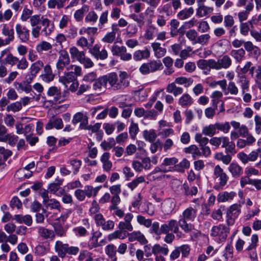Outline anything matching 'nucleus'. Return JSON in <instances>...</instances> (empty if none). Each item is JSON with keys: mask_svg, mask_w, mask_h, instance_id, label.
<instances>
[{"mask_svg": "<svg viewBox=\"0 0 261 261\" xmlns=\"http://www.w3.org/2000/svg\"><path fill=\"white\" fill-rule=\"evenodd\" d=\"M18 58L13 56L11 53H8L4 59V63L6 64L10 65L12 66L16 65L18 62Z\"/></svg>", "mask_w": 261, "mask_h": 261, "instance_id": "nucleus-54", "label": "nucleus"}, {"mask_svg": "<svg viewBox=\"0 0 261 261\" xmlns=\"http://www.w3.org/2000/svg\"><path fill=\"white\" fill-rule=\"evenodd\" d=\"M44 204L50 210H59L61 206L60 202L55 199H49Z\"/></svg>", "mask_w": 261, "mask_h": 261, "instance_id": "nucleus-53", "label": "nucleus"}, {"mask_svg": "<svg viewBox=\"0 0 261 261\" xmlns=\"http://www.w3.org/2000/svg\"><path fill=\"white\" fill-rule=\"evenodd\" d=\"M134 219V215L128 213L124 216L123 219L120 221L118 224V230H115L110 233L107 239L109 241H112L116 239L124 240L126 238V231H132L133 230V226L132 222Z\"/></svg>", "mask_w": 261, "mask_h": 261, "instance_id": "nucleus-1", "label": "nucleus"}, {"mask_svg": "<svg viewBox=\"0 0 261 261\" xmlns=\"http://www.w3.org/2000/svg\"><path fill=\"white\" fill-rule=\"evenodd\" d=\"M50 21L46 17L42 16V20L41 24L42 26V29H41V34L46 37L53 32L54 27L50 24Z\"/></svg>", "mask_w": 261, "mask_h": 261, "instance_id": "nucleus-18", "label": "nucleus"}, {"mask_svg": "<svg viewBox=\"0 0 261 261\" xmlns=\"http://www.w3.org/2000/svg\"><path fill=\"white\" fill-rule=\"evenodd\" d=\"M35 164L34 162H32L24 168L20 169L17 172V174L23 173L24 174V177L29 178L32 175V172L29 171V170L35 167Z\"/></svg>", "mask_w": 261, "mask_h": 261, "instance_id": "nucleus-51", "label": "nucleus"}, {"mask_svg": "<svg viewBox=\"0 0 261 261\" xmlns=\"http://www.w3.org/2000/svg\"><path fill=\"white\" fill-rule=\"evenodd\" d=\"M190 165L189 161L186 159H184L179 164L175 165L173 169L176 171L184 172L186 169L189 168Z\"/></svg>", "mask_w": 261, "mask_h": 261, "instance_id": "nucleus-43", "label": "nucleus"}, {"mask_svg": "<svg viewBox=\"0 0 261 261\" xmlns=\"http://www.w3.org/2000/svg\"><path fill=\"white\" fill-rule=\"evenodd\" d=\"M150 55L149 50L146 48L144 50H137L133 54V59L136 61L148 59Z\"/></svg>", "mask_w": 261, "mask_h": 261, "instance_id": "nucleus-25", "label": "nucleus"}, {"mask_svg": "<svg viewBox=\"0 0 261 261\" xmlns=\"http://www.w3.org/2000/svg\"><path fill=\"white\" fill-rule=\"evenodd\" d=\"M69 53L71 57L73 60H76L78 62L81 61L83 58L85 56L83 51H80L77 47L73 46L70 48Z\"/></svg>", "mask_w": 261, "mask_h": 261, "instance_id": "nucleus-30", "label": "nucleus"}, {"mask_svg": "<svg viewBox=\"0 0 261 261\" xmlns=\"http://www.w3.org/2000/svg\"><path fill=\"white\" fill-rule=\"evenodd\" d=\"M98 19V15L94 11H91L88 12L85 18V21L86 23L91 24L95 23Z\"/></svg>", "mask_w": 261, "mask_h": 261, "instance_id": "nucleus-56", "label": "nucleus"}, {"mask_svg": "<svg viewBox=\"0 0 261 261\" xmlns=\"http://www.w3.org/2000/svg\"><path fill=\"white\" fill-rule=\"evenodd\" d=\"M197 213V211L196 208L191 206L188 207L182 212L180 219L193 221L196 217Z\"/></svg>", "mask_w": 261, "mask_h": 261, "instance_id": "nucleus-16", "label": "nucleus"}, {"mask_svg": "<svg viewBox=\"0 0 261 261\" xmlns=\"http://www.w3.org/2000/svg\"><path fill=\"white\" fill-rule=\"evenodd\" d=\"M229 231V228L228 227L223 224H219L212 228L211 235L212 237H216V239L220 242H223L226 240Z\"/></svg>", "mask_w": 261, "mask_h": 261, "instance_id": "nucleus-4", "label": "nucleus"}, {"mask_svg": "<svg viewBox=\"0 0 261 261\" xmlns=\"http://www.w3.org/2000/svg\"><path fill=\"white\" fill-rule=\"evenodd\" d=\"M89 7L87 5H84L81 9L77 10L74 14V18L75 19L79 22L81 21L85 13L88 12Z\"/></svg>", "mask_w": 261, "mask_h": 261, "instance_id": "nucleus-38", "label": "nucleus"}, {"mask_svg": "<svg viewBox=\"0 0 261 261\" xmlns=\"http://www.w3.org/2000/svg\"><path fill=\"white\" fill-rule=\"evenodd\" d=\"M156 30V28L152 25H149L145 31V33L144 34V37L147 40H151L153 39V35Z\"/></svg>", "mask_w": 261, "mask_h": 261, "instance_id": "nucleus-63", "label": "nucleus"}, {"mask_svg": "<svg viewBox=\"0 0 261 261\" xmlns=\"http://www.w3.org/2000/svg\"><path fill=\"white\" fill-rule=\"evenodd\" d=\"M187 220L179 219L177 222L178 227L184 231L186 233H189L194 229V225L191 223H188Z\"/></svg>", "mask_w": 261, "mask_h": 261, "instance_id": "nucleus-27", "label": "nucleus"}, {"mask_svg": "<svg viewBox=\"0 0 261 261\" xmlns=\"http://www.w3.org/2000/svg\"><path fill=\"white\" fill-rule=\"evenodd\" d=\"M151 46L154 52V56L158 58L164 56L166 53V49L161 46L159 42H154L151 44Z\"/></svg>", "mask_w": 261, "mask_h": 261, "instance_id": "nucleus-22", "label": "nucleus"}, {"mask_svg": "<svg viewBox=\"0 0 261 261\" xmlns=\"http://www.w3.org/2000/svg\"><path fill=\"white\" fill-rule=\"evenodd\" d=\"M82 74V68L77 65H71L67 68L62 76H59V82L67 87V84L76 80V77Z\"/></svg>", "mask_w": 261, "mask_h": 261, "instance_id": "nucleus-3", "label": "nucleus"}, {"mask_svg": "<svg viewBox=\"0 0 261 261\" xmlns=\"http://www.w3.org/2000/svg\"><path fill=\"white\" fill-rule=\"evenodd\" d=\"M228 170L234 177H238L243 173L242 167L238 164L232 163L228 167Z\"/></svg>", "mask_w": 261, "mask_h": 261, "instance_id": "nucleus-31", "label": "nucleus"}, {"mask_svg": "<svg viewBox=\"0 0 261 261\" xmlns=\"http://www.w3.org/2000/svg\"><path fill=\"white\" fill-rule=\"evenodd\" d=\"M220 69L228 68L231 65V60L227 55H225L222 58L218 60Z\"/></svg>", "mask_w": 261, "mask_h": 261, "instance_id": "nucleus-47", "label": "nucleus"}, {"mask_svg": "<svg viewBox=\"0 0 261 261\" xmlns=\"http://www.w3.org/2000/svg\"><path fill=\"white\" fill-rule=\"evenodd\" d=\"M15 220L19 223H24L27 226L32 225L33 220L32 217L29 215L23 216L22 215H15L14 216Z\"/></svg>", "mask_w": 261, "mask_h": 261, "instance_id": "nucleus-34", "label": "nucleus"}, {"mask_svg": "<svg viewBox=\"0 0 261 261\" xmlns=\"http://www.w3.org/2000/svg\"><path fill=\"white\" fill-rule=\"evenodd\" d=\"M127 237H128L129 241L131 242L138 241L141 244H145L147 242L145 236L139 231H135L131 233L126 232Z\"/></svg>", "mask_w": 261, "mask_h": 261, "instance_id": "nucleus-17", "label": "nucleus"}, {"mask_svg": "<svg viewBox=\"0 0 261 261\" xmlns=\"http://www.w3.org/2000/svg\"><path fill=\"white\" fill-rule=\"evenodd\" d=\"M63 180L56 179V180L50 184L48 187L49 192L58 196H61L64 194V190L61 187Z\"/></svg>", "mask_w": 261, "mask_h": 261, "instance_id": "nucleus-10", "label": "nucleus"}, {"mask_svg": "<svg viewBox=\"0 0 261 261\" xmlns=\"http://www.w3.org/2000/svg\"><path fill=\"white\" fill-rule=\"evenodd\" d=\"M183 88L180 87H177L175 83L169 84L167 88L166 91L169 93H172L174 96H177L183 92Z\"/></svg>", "mask_w": 261, "mask_h": 261, "instance_id": "nucleus-32", "label": "nucleus"}, {"mask_svg": "<svg viewBox=\"0 0 261 261\" xmlns=\"http://www.w3.org/2000/svg\"><path fill=\"white\" fill-rule=\"evenodd\" d=\"M245 49L250 53L254 57L258 58L261 54L260 49L257 46L254 45L251 41H246L244 43Z\"/></svg>", "mask_w": 261, "mask_h": 261, "instance_id": "nucleus-21", "label": "nucleus"}, {"mask_svg": "<svg viewBox=\"0 0 261 261\" xmlns=\"http://www.w3.org/2000/svg\"><path fill=\"white\" fill-rule=\"evenodd\" d=\"M90 111L92 117L97 115L96 117L97 119H103L107 116L109 110L108 108L103 109L102 107L98 106L92 107Z\"/></svg>", "mask_w": 261, "mask_h": 261, "instance_id": "nucleus-14", "label": "nucleus"}, {"mask_svg": "<svg viewBox=\"0 0 261 261\" xmlns=\"http://www.w3.org/2000/svg\"><path fill=\"white\" fill-rule=\"evenodd\" d=\"M241 212V205L240 204L231 205L228 211V213L234 218H237Z\"/></svg>", "mask_w": 261, "mask_h": 261, "instance_id": "nucleus-44", "label": "nucleus"}, {"mask_svg": "<svg viewBox=\"0 0 261 261\" xmlns=\"http://www.w3.org/2000/svg\"><path fill=\"white\" fill-rule=\"evenodd\" d=\"M12 15L13 13L10 9H7L4 12L0 11V22L9 21L11 18Z\"/></svg>", "mask_w": 261, "mask_h": 261, "instance_id": "nucleus-62", "label": "nucleus"}, {"mask_svg": "<svg viewBox=\"0 0 261 261\" xmlns=\"http://www.w3.org/2000/svg\"><path fill=\"white\" fill-rule=\"evenodd\" d=\"M145 181L144 176H140L134 179L131 182L128 183L127 187L132 190H134L140 184Z\"/></svg>", "mask_w": 261, "mask_h": 261, "instance_id": "nucleus-55", "label": "nucleus"}, {"mask_svg": "<svg viewBox=\"0 0 261 261\" xmlns=\"http://www.w3.org/2000/svg\"><path fill=\"white\" fill-rule=\"evenodd\" d=\"M150 72H154L161 69L163 65L160 61L152 60L148 62Z\"/></svg>", "mask_w": 261, "mask_h": 261, "instance_id": "nucleus-58", "label": "nucleus"}, {"mask_svg": "<svg viewBox=\"0 0 261 261\" xmlns=\"http://www.w3.org/2000/svg\"><path fill=\"white\" fill-rule=\"evenodd\" d=\"M193 82V80L191 78L180 76L176 78L174 83L179 85L185 84V87H188L192 84Z\"/></svg>", "mask_w": 261, "mask_h": 261, "instance_id": "nucleus-57", "label": "nucleus"}, {"mask_svg": "<svg viewBox=\"0 0 261 261\" xmlns=\"http://www.w3.org/2000/svg\"><path fill=\"white\" fill-rule=\"evenodd\" d=\"M22 109V104L21 101H15L9 105L6 108L7 112H12L16 113L20 111Z\"/></svg>", "mask_w": 261, "mask_h": 261, "instance_id": "nucleus-49", "label": "nucleus"}, {"mask_svg": "<svg viewBox=\"0 0 261 261\" xmlns=\"http://www.w3.org/2000/svg\"><path fill=\"white\" fill-rule=\"evenodd\" d=\"M216 160L222 161L225 165L229 164L231 161V156L229 154L224 155L222 152H217L215 154Z\"/></svg>", "mask_w": 261, "mask_h": 261, "instance_id": "nucleus-45", "label": "nucleus"}, {"mask_svg": "<svg viewBox=\"0 0 261 261\" xmlns=\"http://www.w3.org/2000/svg\"><path fill=\"white\" fill-rule=\"evenodd\" d=\"M161 231L163 233L173 232L177 234V237H180V235L182 234L181 232L179 231L177 221L174 219H171L167 223L162 224Z\"/></svg>", "mask_w": 261, "mask_h": 261, "instance_id": "nucleus-7", "label": "nucleus"}, {"mask_svg": "<svg viewBox=\"0 0 261 261\" xmlns=\"http://www.w3.org/2000/svg\"><path fill=\"white\" fill-rule=\"evenodd\" d=\"M213 8L204 5L197 6L196 14L198 17H203L209 15L213 11Z\"/></svg>", "mask_w": 261, "mask_h": 261, "instance_id": "nucleus-24", "label": "nucleus"}, {"mask_svg": "<svg viewBox=\"0 0 261 261\" xmlns=\"http://www.w3.org/2000/svg\"><path fill=\"white\" fill-rule=\"evenodd\" d=\"M108 84L113 90L122 91L129 84L128 75L126 72H120L119 75L116 72L108 74Z\"/></svg>", "mask_w": 261, "mask_h": 261, "instance_id": "nucleus-2", "label": "nucleus"}, {"mask_svg": "<svg viewBox=\"0 0 261 261\" xmlns=\"http://www.w3.org/2000/svg\"><path fill=\"white\" fill-rule=\"evenodd\" d=\"M143 136L146 141L150 142H154L157 137L156 132L154 129L144 130Z\"/></svg>", "mask_w": 261, "mask_h": 261, "instance_id": "nucleus-41", "label": "nucleus"}, {"mask_svg": "<svg viewBox=\"0 0 261 261\" xmlns=\"http://www.w3.org/2000/svg\"><path fill=\"white\" fill-rule=\"evenodd\" d=\"M51 48V44L45 41H41L36 46V51L40 54H42L43 51H48Z\"/></svg>", "mask_w": 261, "mask_h": 261, "instance_id": "nucleus-40", "label": "nucleus"}, {"mask_svg": "<svg viewBox=\"0 0 261 261\" xmlns=\"http://www.w3.org/2000/svg\"><path fill=\"white\" fill-rule=\"evenodd\" d=\"M94 220L97 225L101 226L104 230H111L114 228V222L111 220L106 221L103 216L100 214H96L94 216Z\"/></svg>", "mask_w": 261, "mask_h": 261, "instance_id": "nucleus-8", "label": "nucleus"}, {"mask_svg": "<svg viewBox=\"0 0 261 261\" xmlns=\"http://www.w3.org/2000/svg\"><path fill=\"white\" fill-rule=\"evenodd\" d=\"M108 83V74H106L96 79L93 85V88L95 90L100 91L102 88H106Z\"/></svg>", "mask_w": 261, "mask_h": 261, "instance_id": "nucleus-20", "label": "nucleus"}, {"mask_svg": "<svg viewBox=\"0 0 261 261\" xmlns=\"http://www.w3.org/2000/svg\"><path fill=\"white\" fill-rule=\"evenodd\" d=\"M169 250L168 248L160 246L159 244H156L153 246V253L154 255H164L168 254Z\"/></svg>", "mask_w": 261, "mask_h": 261, "instance_id": "nucleus-52", "label": "nucleus"}, {"mask_svg": "<svg viewBox=\"0 0 261 261\" xmlns=\"http://www.w3.org/2000/svg\"><path fill=\"white\" fill-rule=\"evenodd\" d=\"M112 31L108 33L102 38V41L107 43H112L115 39L116 33L118 30L116 25H112Z\"/></svg>", "mask_w": 261, "mask_h": 261, "instance_id": "nucleus-37", "label": "nucleus"}, {"mask_svg": "<svg viewBox=\"0 0 261 261\" xmlns=\"http://www.w3.org/2000/svg\"><path fill=\"white\" fill-rule=\"evenodd\" d=\"M193 98L188 93H184L178 99V103L182 107H188L192 105Z\"/></svg>", "mask_w": 261, "mask_h": 261, "instance_id": "nucleus-28", "label": "nucleus"}, {"mask_svg": "<svg viewBox=\"0 0 261 261\" xmlns=\"http://www.w3.org/2000/svg\"><path fill=\"white\" fill-rule=\"evenodd\" d=\"M236 194L235 192L231 191V192H223L220 193L217 196V200L218 202H224L226 201H229L233 199V198L236 196Z\"/></svg>", "mask_w": 261, "mask_h": 261, "instance_id": "nucleus-26", "label": "nucleus"}, {"mask_svg": "<svg viewBox=\"0 0 261 261\" xmlns=\"http://www.w3.org/2000/svg\"><path fill=\"white\" fill-rule=\"evenodd\" d=\"M44 64L42 61L38 60L33 63L30 68L31 75L33 77L35 76L40 69L43 67Z\"/></svg>", "mask_w": 261, "mask_h": 261, "instance_id": "nucleus-39", "label": "nucleus"}, {"mask_svg": "<svg viewBox=\"0 0 261 261\" xmlns=\"http://www.w3.org/2000/svg\"><path fill=\"white\" fill-rule=\"evenodd\" d=\"M72 122L73 124H76L81 122L80 124V128L83 129L86 124H88V117L87 113L83 112L76 113L73 117Z\"/></svg>", "mask_w": 261, "mask_h": 261, "instance_id": "nucleus-13", "label": "nucleus"}, {"mask_svg": "<svg viewBox=\"0 0 261 261\" xmlns=\"http://www.w3.org/2000/svg\"><path fill=\"white\" fill-rule=\"evenodd\" d=\"M202 134L212 137L216 133V127L215 124H210L204 126L202 130Z\"/></svg>", "mask_w": 261, "mask_h": 261, "instance_id": "nucleus-46", "label": "nucleus"}, {"mask_svg": "<svg viewBox=\"0 0 261 261\" xmlns=\"http://www.w3.org/2000/svg\"><path fill=\"white\" fill-rule=\"evenodd\" d=\"M63 126L61 118L53 117L49 120L47 123L45 125V128L49 130L54 127L57 129H60L63 127Z\"/></svg>", "mask_w": 261, "mask_h": 261, "instance_id": "nucleus-19", "label": "nucleus"}, {"mask_svg": "<svg viewBox=\"0 0 261 261\" xmlns=\"http://www.w3.org/2000/svg\"><path fill=\"white\" fill-rule=\"evenodd\" d=\"M195 140L196 142L199 143L200 147L206 145L210 141L207 137H203L202 134L199 133L195 135Z\"/></svg>", "mask_w": 261, "mask_h": 261, "instance_id": "nucleus-59", "label": "nucleus"}, {"mask_svg": "<svg viewBox=\"0 0 261 261\" xmlns=\"http://www.w3.org/2000/svg\"><path fill=\"white\" fill-rule=\"evenodd\" d=\"M215 125L216 130L218 129L220 130L225 134L227 133L230 128V124L228 122H225L224 123L217 122L215 123Z\"/></svg>", "mask_w": 261, "mask_h": 261, "instance_id": "nucleus-61", "label": "nucleus"}, {"mask_svg": "<svg viewBox=\"0 0 261 261\" xmlns=\"http://www.w3.org/2000/svg\"><path fill=\"white\" fill-rule=\"evenodd\" d=\"M175 205L176 203L173 199H167L162 203V212L166 215L170 214L174 210Z\"/></svg>", "mask_w": 261, "mask_h": 261, "instance_id": "nucleus-15", "label": "nucleus"}, {"mask_svg": "<svg viewBox=\"0 0 261 261\" xmlns=\"http://www.w3.org/2000/svg\"><path fill=\"white\" fill-rule=\"evenodd\" d=\"M59 58L56 63V68L59 73L62 72L65 68L67 70L70 64V59L67 51L65 50H61L59 53Z\"/></svg>", "mask_w": 261, "mask_h": 261, "instance_id": "nucleus-5", "label": "nucleus"}, {"mask_svg": "<svg viewBox=\"0 0 261 261\" xmlns=\"http://www.w3.org/2000/svg\"><path fill=\"white\" fill-rule=\"evenodd\" d=\"M14 85L17 90L24 91L26 93H29L32 90L31 86L25 82H15Z\"/></svg>", "mask_w": 261, "mask_h": 261, "instance_id": "nucleus-50", "label": "nucleus"}, {"mask_svg": "<svg viewBox=\"0 0 261 261\" xmlns=\"http://www.w3.org/2000/svg\"><path fill=\"white\" fill-rule=\"evenodd\" d=\"M194 10L193 7L186 8L180 11L177 16L181 20L187 19L194 14Z\"/></svg>", "mask_w": 261, "mask_h": 261, "instance_id": "nucleus-29", "label": "nucleus"}, {"mask_svg": "<svg viewBox=\"0 0 261 261\" xmlns=\"http://www.w3.org/2000/svg\"><path fill=\"white\" fill-rule=\"evenodd\" d=\"M48 96L53 97L55 101L63 102L65 100L66 96H62L60 88L56 86H51L47 90Z\"/></svg>", "mask_w": 261, "mask_h": 261, "instance_id": "nucleus-11", "label": "nucleus"}, {"mask_svg": "<svg viewBox=\"0 0 261 261\" xmlns=\"http://www.w3.org/2000/svg\"><path fill=\"white\" fill-rule=\"evenodd\" d=\"M111 52L113 56L120 57V59L124 61H129L132 58V54L127 52V49L124 46H119L114 44L112 47Z\"/></svg>", "mask_w": 261, "mask_h": 261, "instance_id": "nucleus-6", "label": "nucleus"}, {"mask_svg": "<svg viewBox=\"0 0 261 261\" xmlns=\"http://www.w3.org/2000/svg\"><path fill=\"white\" fill-rule=\"evenodd\" d=\"M138 132L139 127L138 124L135 123L133 121H132L129 128V133L131 138L134 139Z\"/></svg>", "mask_w": 261, "mask_h": 261, "instance_id": "nucleus-64", "label": "nucleus"}, {"mask_svg": "<svg viewBox=\"0 0 261 261\" xmlns=\"http://www.w3.org/2000/svg\"><path fill=\"white\" fill-rule=\"evenodd\" d=\"M38 232L39 234L45 239L53 240L55 238L54 232L52 230L47 229L43 227L38 228Z\"/></svg>", "mask_w": 261, "mask_h": 261, "instance_id": "nucleus-33", "label": "nucleus"}, {"mask_svg": "<svg viewBox=\"0 0 261 261\" xmlns=\"http://www.w3.org/2000/svg\"><path fill=\"white\" fill-rule=\"evenodd\" d=\"M245 51L243 48L232 50L230 52L231 56L238 62H241L245 58Z\"/></svg>", "mask_w": 261, "mask_h": 261, "instance_id": "nucleus-36", "label": "nucleus"}, {"mask_svg": "<svg viewBox=\"0 0 261 261\" xmlns=\"http://www.w3.org/2000/svg\"><path fill=\"white\" fill-rule=\"evenodd\" d=\"M100 188L101 187L93 188L91 186H86L84 187L83 191L86 196L90 198L91 196L95 197Z\"/></svg>", "mask_w": 261, "mask_h": 261, "instance_id": "nucleus-42", "label": "nucleus"}, {"mask_svg": "<svg viewBox=\"0 0 261 261\" xmlns=\"http://www.w3.org/2000/svg\"><path fill=\"white\" fill-rule=\"evenodd\" d=\"M182 189L184 194L186 196L195 195L198 192L197 188L196 186H193L190 189L187 184H184L182 186Z\"/></svg>", "mask_w": 261, "mask_h": 261, "instance_id": "nucleus-48", "label": "nucleus"}, {"mask_svg": "<svg viewBox=\"0 0 261 261\" xmlns=\"http://www.w3.org/2000/svg\"><path fill=\"white\" fill-rule=\"evenodd\" d=\"M2 33L4 36L7 37L5 39L9 43L13 41L14 39V31L13 29H10L7 24H5L3 27Z\"/></svg>", "mask_w": 261, "mask_h": 261, "instance_id": "nucleus-35", "label": "nucleus"}, {"mask_svg": "<svg viewBox=\"0 0 261 261\" xmlns=\"http://www.w3.org/2000/svg\"><path fill=\"white\" fill-rule=\"evenodd\" d=\"M68 245L63 244L61 241H58L56 242L55 249L59 257L64 258L67 252Z\"/></svg>", "mask_w": 261, "mask_h": 261, "instance_id": "nucleus-23", "label": "nucleus"}, {"mask_svg": "<svg viewBox=\"0 0 261 261\" xmlns=\"http://www.w3.org/2000/svg\"><path fill=\"white\" fill-rule=\"evenodd\" d=\"M185 152L193 154V156L195 158L201 155V152L197 146L195 145H192L185 148Z\"/></svg>", "mask_w": 261, "mask_h": 261, "instance_id": "nucleus-60", "label": "nucleus"}, {"mask_svg": "<svg viewBox=\"0 0 261 261\" xmlns=\"http://www.w3.org/2000/svg\"><path fill=\"white\" fill-rule=\"evenodd\" d=\"M214 174L216 178H219V186L223 187L226 184L228 177L219 165H218L215 167Z\"/></svg>", "mask_w": 261, "mask_h": 261, "instance_id": "nucleus-12", "label": "nucleus"}, {"mask_svg": "<svg viewBox=\"0 0 261 261\" xmlns=\"http://www.w3.org/2000/svg\"><path fill=\"white\" fill-rule=\"evenodd\" d=\"M15 30L18 38L22 42H27L30 39V31L24 25L17 23L15 25Z\"/></svg>", "mask_w": 261, "mask_h": 261, "instance_id": "nucleus-9", "label": "nucleus"}]
</instances>
